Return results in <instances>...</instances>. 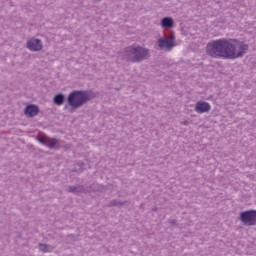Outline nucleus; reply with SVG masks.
Listing matches in <instances>:
<instances>
[{
    "label": "nucleus",
    "instance_id": "nucleus-1",
    "mask_svg": "<svg viewBox=\"0 0 256 256\" xmlns=\"http://www.w3.org/2000/svg\"><path fill=\"white\" fill-rule=\"evenodd\" d=\"M206 53L213 59H231V39L213 40L207 44Z\"/></svg>",
    "mask_w": 256,
    "mask_h": 256
},
{
    "label": "nucleus",
    "instance_id": "nucleus-2",
    "mask_svg": "<svg viewBox=\"0 0 256 256\" xmlns=\"http://www.w3.org/2000/svg\"><path fill=\"white\" fill-rule=\"evenodd\" d=\"M120 57L129 63H141L149 57V49L137 45H131L120 52Z\"/></svg>",
    "mask_w": 256,
    "mask_h": 256
},
{
    "label": "nucleus",
    "instance_id": "nucleus-3",
    "mask_svg": "<svg viewBox=\"0 0 256 256\" xmlns=\"http://www.w3.org/2000/svg\"><path fill=\"white\" fill-rule=\"evenodd\" d=\"M88 101H91V92L87 90H74L68 95V104L65 105L64 109L68 107L80 109V107H83Z\"/></svg>",
    "mask_w": 256,
    "mask_h": 256
},
{
    "label": "nucleus",
    "instance_id": "nucleus-4",
    "mask_svg": "<svg viewBox=\"0 0 256 256\" xmlns=\"http://www.w3.org/2000/svg\"><path fill=\"white\" fill-rule=\"evenodd\" d=\"M231 47H230V59H239L249 51V44H245L241 40L230 39Z\"/></svg>",
    "mask_w": 256,
    "mask_h": 256
},
{
    "label": "nucleus",
    "instance_id": "nucleus-5",
    "mask_svg": "<svg viewBox=\"0 0 256 256\" xmlns=\"http://www.w3.org/2000/svg\"><path fill=\"white\" fill-rule=\"evenodd\" d=\"M239 220L246 227H252L256 225V210H247L240 213Z\"/></svg>",
    "mask_w": 256,
    "mask_h": 256
},
{
    "label": "nucleus",
    "instance_id": "nucleus-6",
    "mask_svg": "<svg viewBox=\"0 0 256 256\" xmlns=\"http://www.w3.org/2000/svg\"><path fill=\"white\" fill-rule=\"evenodd\" d=\"M158 47L160 49H166V51H171L175 47V34L171 33L170 37L158 39Z\"/></svg>",
    "mask_w": 256,
    "mask_h": 256
},
{
    "label": "nucleus",
    "instance_id": "nucleus-7",
    "mask_svg": "<svg viewBox=\"0 0 256 256\" xmlns=\"http://www.w3.org/2000/svg\"><path fill=\"white\" fill-rule=\"evenodd\" d=\"M27 49L33 52L41 51L43 49V42L39 38H31L27 41Z\"/></svg>",
    "mask_w": 256,
    "mask_h": 256
},
{
    "label": "nucleus",
    "instance_id": "nucleus-8",
    "mask_svg": "<svg viewBox=\"0 0 256 256\" xmlns=\"http://www.w3.org/2000/svg\"><path fill=\"white\" fill-rule=\"evenodd\" d=\"M38 141L49 149H55V146L59 143L56 138H49L48 136H39Z\"/></svg>",
    "mask_w": 256,
    "mask_h": 256
},
{
    "label": "nucleus",
    "instance_id": "nucleus-9",
    "mask_svg": "<svg viewBox=\"0 0 256 256\" xmlns=\"http://www.w3.org/2000/svg\"><path fill=\"white\" fill-rule=\"evenodd\" d=\"M194 111L196 113H209L211 111V104L205 101H198L195 105Z\"/></svg>",
    "mask_w": 256,
    "mask_h": 256
},
{
    "label": "nucleus",
    "instance_id": "nucleus-10",
    "mask_svg": "<svg viewBox=\"0 0 256 256\" xmlns=\"http://www.w3.org/2000/svg\"><path fill=\"white\" fill-rule=\"evenodd\" d=\"M26 117H37L39 115V106L35 104H29L24 110Z\"/></svg>",
    "mask_w": 256,
    "mask_h": 256
},
{
    "label": "nucleus",
    "instance_id": "nucleus-11",
    "mask_svg": "<svg viewBox=\"0 0 256 256\" xmlns=\"http://www.w3.org/2000/svg\"><path fill=\"white\" fill-rule=\"evenodd\" d=\"M160 25L162 29H173L175 20H173L171 17H164L162 18Z\"/></svg>",
    "mask_w": 256,
    "mask_h": 256
},
{
    "label": "nucleus",
    "instance_id": "nucleus-12",
    "mask_svg": "<svg viewBox=\"0 0 256 256\" xmlns=\"http://www.w3.org/2000/svg\"><path fill=\"white\" fill-rule=\"evenodd\" d=\"M66 191L68 193H74V195H79V193H85V187L83 185L68 186Z\"/></svg>",
    "mask_w": 256,
    "mask_h": 256
},
{
    "label": "nucleus",
    "instance_id": "nucleus-13",
    "mask_svg": "<svg viewBox=\"0 0 256 256\" xmlns=\"http://www.w3.org/2000/svg\"><path fill=\"white\" fill-rule=\"evenodd\" d=\"M53 103L58 106L63 105V103H65V94L63 93L56 94L53 98Z\"/></svg>",
    "mask_w": 256,
    "mask_h": 256
},
{
    "label": "nucleus",
    "instance_id": "nucleus-14",
    "mask_svg": "<svg viewBox=\"0 0 256 256\" xmlns=\"http://www.w3.org/2000/svg\"><path fill=\"white\" fill-rule=\"evenodd\" d=\"M87 165L84 162H77V164L74 167L73 171H76V173H83V171H85Z\"/></svg>",
    "mask_w": 256,
    "mask_h": 256
},
{
    "label": "nucleus",
    "instance_id": "nucleus-15",
    "mask_svg": "<svg viewBox=\"0 0 256 256\" xmlns=\"http://www.w3.org/2000/svg\"><path fill=\"white\" fill-rule=\"evenodd\" d=\"M39 249L42 251V253H51L55 247L47 244H39Z\"/></svg>",
    "mask_w": 256,
    "mask_h": 256
},
{
    "label": "nucleus",
    "instance_id": "nucleus-16",
    "mask_svg": "<svg viewBox=\"0 0 256 256\" xmlns=\"http://www.w3.org/2000/svg\"><path fill=\"white\" fill-rule=\"evenodd\" d=\"M122 205H125V202H121L119 200H112L110 201L109 207H121Z\"/></svg>",
    "mask_w": 256,
    "mask_h": 256
},
{
    "label": "nucleus",
    "instance_id": "nucleus-17",
    "mask_svg": "<svg viewBox=\"0 0 256 256\" xmlns=\"http://www.w3.org/2000/svg\"><path fill=\"white\" fill-rule=\"evenodd\" d=\"M170 223H172L173 225H175L176 221H175V220H172Z\"/></svg>",
    "mask_w": 256,
    "mask_h": 256
}]
</instances>
